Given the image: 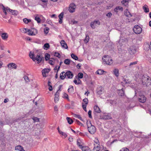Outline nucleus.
I'll use <instances>...</instances> for the list:
<instances>
[{"label": "nucleus", "mask_w": 151, "mask_h": 151, "mask_svg": "<svg viewBox=\"0 0 151 151\" xmlns=\"http://www.w3.org/2000/svg\"><path fill=\"white\" fill-rule=\"evenodd\" d=\"M64 63L66 65H68L70 64V60L69 59H66L64 60Z\"/></svg>", "instance_id": "40"}, {"label": "nucleus", "mask_w": 151, "mask_h": 151, "mask_svg": "<svg viewBox=\"0 0 151 151\" xmlns=\"http://www.w3.org/2000/svg\"><path fill=\"white\" fill-rule=\"evenodd\" d=\"M77 145L80 148H81L83 146V142L82 141L79 139H77Z\"/></svg>", "instance_id": "12"}, {"label": "nucleus", "mask_w": 151, "mask_h": 151, "mask_svg": "<svg viewBox=\"0 0 151 151\" xmlns=\"http://www.w3.org/2000/svg\"><path fill=\"white\" fill-rule=\"evenodd\" d=\"M143 9L144 12L145 13H148L149 12V9L147 5H145L143 7Z\"/></svg>", "instance_id": "26"}, {"label": "nucleus", "mask_w": 151, "mask_h": 151, "mask_svg": "<svg viewBox=\"0 0 151 151\" xmlns=\"http://www.w3.org/2000/svg\"><path fill=\"white\" fill-rule=\"evenodd\" d=\"M93 109L95 112L96 113H100L101 112L100 108L97 105H95Z\"/></svg>", "instance_id": "20"}, {"label": "nucleus", "mask_w": 151, "mask_h": 151, "mask_svg": "<svg viewBox=\"0 0 151 151\" xmlns=\"http://www.w3.org/2000/svg\"><path fill=\"white\" fill-rule=\"evenodd\" d=\"M104 72L103 70L99 69L96 72V73L97 74L101 75Z\"/></svg>", "instance_id": "32"}, {"label": "nucleus", "mask_w": 151, "mask_h": 151, "mask_svg": "<svg viewBox=\"0 0 151 151\" xmlns=\"http://www.w3.org/2000/svg\"><path fill=\"white\" fill-rule=\"evenodd\" d=\"M29 56L34 61L36 62L38 64L40 63L42 60L43 59V57L40 55H37L36 56H35V55L31 52H30Z\"/></svg>", "instance_id": "1"}, {"label": "nucleus", "mask_w": 151, "mask_h": 151, "mask_svg": "<svg viewBox=\"0 0 151 151\" xmlns=\"http://www.w3.org/2000/svg\"><path fill=\"white\" fill-rule=\"evenodd\" d=\"M23 22L26 24H28V23L31 22V20L30 19H27L26 18L24 19L23 20Z\"/></svg>", "instance_id": "42"}, {"label": "nucleus", "mask_w": 151, "mask_h": 151, "mask_svg": "<svg viewBox=\"0 0 151 151\" xmlns=\"http://www.w3.org/2000/svg\"><path fill=\"white\" fill-rule=\"evenodd\" d=\"M104 119H111V116L108 115H105L104 117Z\"/></svg>", "instance_id": "54"}, {"label": "nucleus", "mask_w": 151, "mask_h": 151, "mask_svg": "<svg viewBox=\"0 0 151 151\" xmlns=\"http://www.w3.org/2000/svg\"><path fill=\"white\" fill-rule=\"evenodd\" d=\"M83 74L82 73H79L78 75V78H82L83 77Z\"/></svg>", "instance_id": "45"}, {"label": "nucleus", "mask_w": 151, "mask_h": 151, "mask_svg": "<svg viewBox=\"0 0 151 151\" xmlns=\"http://www.w3.org/2000/svg\"><path fill=\"white\" fill-rule=\"evenodd\" d=\"M76 122L80 126H83V124L81 123L77 119L76 120Z\"/></svg>", "instance_id": "52"}, {"label": "nucleus", "mask_w": 151, "mask_h": 151, "mask_svg": "<svg viewBox=\"0 0 151 151\" xmlns=\"http://www.w3.org/2000/svg\"><path fill=\"white\" fill-rule=\"evenodd\" d=\"M49 63L51 65H53L54 64V62L53 61V60H49Z\"/></svg>", "instance_id": "58"}, {"label": "nucleus", "mask_w": 151, "mask_h": 151, "mask_svg": "<svg viewBox=\"0 0 151 151\" xmlns=\"http://www.w3.org/2000/svg\"><path fill=\"white\" fill-rule=\"evenodd\" d=\"M63 97L64 98L67 99L68 101H69L70 100L68 98V95L66 93H64L63 95Z\"/></svg>", "instance_id": "44"}, {"label": "nucleus", "mask_w": 151, "mask_h": 151, "mask_svg": "<svg viewBox=\"0 0 151 151\" xmlns=\"http://www.w3.org/2000/svg\"><path fill=\"white\" fill-rule=\"evenodd\" d=\"M125 14L127 16H129V15H130V12L128 11L127 9L126 12H125Z\"/></svg>", "instance_id": "60"}, {"label": "nucleus", "mask_w": 151, "mask_h": 151, "mask_svg": "<svg viewBox=\"0 0 151 151\" xmlns=\"http://www.w3.org/2000/svg\"><path fill=\"white\" fill-rule=\"evenodd\" d=\"M60 44L62 47L64 48L67 49L68 48V47L66 43L64 40H62L60 42Z\"/></svg>", "instance_id": "14"}, {"label": "nucleus", "mask_w": 151, "mask_h": 151, "mask_svg": "<svg viewBox=\"0 0 151 151\" xmlns=\"http://www.w3.org/2000/svg\"><path fill=\"white\" fill-rule=\"evenodd\" d=\"M81 66V64L80 63L78 64L77 65L76 67L78 69H80V68Z\"/></svg>", "instance_id": "61"}, {"label": "nucleus", "mask_w": 151, "mask_h": 151, "mask_svg": "<svg viewBox=\"0 0 151 151\" xmlns=\"http://www.w3.org/2000/svg\"><path fill=\"white\" fill-rule=\"evenodd\" d=\"M32 30L33 31V32L34 35H36L38 33L37 30L35 29H32Z\"/></svg>", "instance_id": "50"}, {"label": "nucleus", "mask_w": 151, "mask_h": 151, "mask_svg": "<svg viewBox=\"0 0 151 151\" xmlns=\"http://www.w3.org/2000/svg\"><path fill=\"white\" fill-rule=\"evenodd\" d=\"M54 55L56 57H58V58H60V54L58 52H55L54 54Z\"/></svg>", "instance_id": "51"}, {"label": "nucleus", "mask_w": 151, "mask_h": 151, "mask_svg": "<svg viewBox=\"0 0 151 151\" xmlns=\"http://www.w3.org/2000/svg\"><path fill=\"white\" fill-rule=\"evenodd\" d=\"M23 78L26 82H29V80L28 76H24Z\"/></svg>", "instance_id": "47"}, {"label": "nucleus", "mask_w": 151, "mask_h": 151, "mask_svg": "<svg viewBox=\"0 0 151 151\" xmlns=\"http://www.w3.org/2000/svg\"><path fill=\"white\" fill-rule=\"evenodd\" d=\"M133 30L136 34H140L142 32V29L138 25H135L133 28Z\"/></svg>", "instance_id": "6"}, {"label": "nucleus", "mask_w": 151, "mask_h": 151, "mask_svg": "<svg viewBox=\"0 0 151 151\" xmlns=\"http://www.w3.org/2000/svg\"><path fill=\"white\" fill-rule=\"evenodd\" d=\"M2 39L3 40H6L8 38L9 36L7 33H4L1 34V35Z\"/></svg>", "instance_id": "17"}, {"label": "nucleus", "mask_w": 151, "mask_h": 151, "mask_svg": "<svg viewBox=\"0 0 151 151\" xmlns=\"http://www.w3.org/2000/svg\"><path fill=\"white\" fill-rule=\"evenodd\" d=\"M125 6H128L129 0H123L121 2Z\"/></svg>", "instance_id": "27"}, {"label": "nucleus", "mask_w": 151, "mask_h": 151, "mask_svg": "<svg viewBox=\"0 0 151 151\" xmlns=\"http://www.w3.org/2000/svg\"><path fill=\"white\" fill-rule=\"evenodd\" d=\"M69 141L70 142H72L73 140V138L71 137H70L68 139Z\"/></svg>", "instance_id": "62"}, {"label": "nucleus", "mask_w": 151, "mask_h": 151, "mask_svg": "<svg viewBox=\"0 0 151 151\" xmlns=\"http://www.w3.org/2000/svg\"><path fill=\"white\" fill-rule=\"evenodd\" d=\"M73 87L72 86H70L68 89V92L70 93H72L74 92Z\"/></svg>", "instance_id": "29"}, {"label": "nucleus", "mask_w": 151, "mask_h": 151, "mask_svg": "<svg viewBox=\"0 0 151 151\" xmlns=\"http://www.w3.org/2000/svg\"><path fill=\"white\" fill-rule=\"evenodd\" d=\"M83 101L82 104L83 108L84 110L86 112V107L88 103V100L87 98H85L83 100Z\"/></svg>", "instance_id": "7"}, {"label": "nucleus", "mask_w": 151, "mask_h": 151, "mask_svg": "<svg viewBox=\"0 0 151 151\" xmlns=\"http://www.w3.org/2000/svg\"><path fill=\"white\" fill-rule=\"evenodd\" d=\"M8 67L9 68L13 67L14 69H16L17 68L16 65L14 63H10L8 65Z\"/></svg>", "instance_id": "19"}, {"label": "nucleus", "mask_w": 151, "mask_h": 151, "mask_svg": "<svg viewBox=\"0 0 151 151\" xmlns=\"http://www.w3.org/2000/svg\"><path fill=\"white\" fill-rule=\"evenodd\" d=\"M82 149V151H91L89 148L86 146H83L81 148Z\"/></svg>", "instance_id": "25"}, {"label": "nucleus", "mask_w": 151, "mask_h": 151, "mask_svg": "<svg viewBox=\"0 0 151 151\" xmlns=\"http://www.w3.org/2000/svg\"><path fill=\"white\" fill-rule=\"evenodd\" d=\"M88 116H89V117L91 118H92V116L91 115V110L89 111L88 113Z\"/></svg>", "instance_id": "55"}, {"label": "nucleus", "mask_w": 151, "mask_h": 151, "mask_svg": "<svg viewBox=\"0 0 151 151\" xmlns=\"http://www.w3.org/2000/svg\"><path fill=\"white\" fill-rule=\"evenodd\" d=\"M50 55L48 53H46L45 55V59L46 61L48 60L50 58Z\"/></svg>", "instance_id": "34"}, {"label": "nucleus", "mask_w": 151, "mask_h": 151, "mask_svg": "<svg viewBox=\"0 0 151 151\" xmlns=\"http://www.w3.org/2000/svg\"><path fill=\"white\" fill-rule=\"evenodd\" d=\"M59 93L58 91L56 92L55 94V103H57L59 99Z\"/></svg>", "instance_id": "18"}, {"label": "nucleus", "mask_w": 151, "mask_h": 151, "mask_svg": "<svg viewBox=\"0 0 151 151\" xmlns=\"http://www.w3.org/2000/svg\"><path fill=\"white\" fill-rule=\"evenodd\" d=\"M104 63L106 64L110 65L113 63L111 58L108 55H104L102 58Z\"/></svg>", "instance_id": "3"}, {"label": "nucleus", "mask_w": 151, "mask_h": 151, "mask_svg": "<svg viewBox=\"0 0 151 151\" xmlns=\"http://www.w3.org/2000/svg\"><path fill=\"white\" fill-rule=\"evenodd\" d=\"M73 116L74 117L80 119V120L83 121L80 115L77 114H74Z\"/></svg>", "instance_id": "33"}, {"label": "nucleus", "mask_w": 151, "mask_h": 151, "mask_svg": "<svg viewBox=\"0 0 151 151\" xmlns=\"http://www.w3.org/2000/svg\"><path fill=\"white\" fill-rule=\"evenodd\" d=\"M2 9L3 10V12L6 15H7L6 11L9 12L11 14L13 15H17L18 14V12L17 11L12 10L10 9L8 7L5 8L3 6Z\"/></svg>", "instance_id": "4"}, {"label": "nucleus", "mask_w": 151, "mask_h": 151, "mask_svg": "<svg viewBox=\"0 0 151 151\" xmlns=\"http://www.w3.org/2000/svg\"><path fill=\"white\" fill-rule=\"evenodd\" d=\"M147 46L148 48L150 47L151 50V41L150 43V45H149V44H146L145 45V46Z\"/></svg>", "instance_id": "59"}, {"label": "nucleus", "mask_w": 151, "mask_h": 151, "mask_svg": "<svg viewBox=\"0 0 151 151\" xmlns=\"http://www.w3.org/2000/svg\"><path fill=\"white\" fill-rule=\"evenodd\" d=\"M129 53L131 55L134 54L136 52V50L133 47H130L128 50Z\"/></svg>", "instance_id": "13"}, {"label": "nucleus", "mask_w": 151, "mask_h": 151, "mask_svg": "<svg viewBox=\"0 0 151 151\" xmlns=\"http://www.w3.org/2000/svg\"><path fill=\"white\" fill-rule=\"evenodd\" d=\"M35 19L37 21L38 23H40L41 20L39 17L37 16L35 17Z\"/></svg>", "instance_id": "35"}, {"label": "nucleus", "mask_w": 151, "mask_h": 151, "mask_svg": "<svg viewBox=\"0 0 151 151\" xmlns=\"http://www.w3.org/2000/svg\"><path fill=\"white\" fill-rule=\"evenodd\" d=\"M137 61H136L133 62H132L130 63L129 65V66H130L131 65H133L137 64Z\"/></svg>", "instance_id": "53"}, {"label": "nucleus", "mask_w": 151, "mask_h": 151, "mask_svg": "<svg viewBox=\"0 0 151 151\" xmlns=\"http://www.w3.org/2000/svg\"><path fill=\"white\" fill-rule=\"evenodd\" d=\"M97 24L98 25L100 24V22L99 21H94L91 23V26L93 29H94L96 27L95 25H96Z\"/></svg>", "instance_id": "11"}, {"label": "nucleus", "mask_w": 151, "mask_h": 151, "mask_svg": "<svg viewBox=\"0 0 151 151\" xmlns=\"http://www.w3.org/2000/svg\"><path fill=\"white\" fill-rule=\"evenodd\" d=\"M49 29L48 27H46L44 29V33L46 34H47L48 33V32H49Z\"/></svg>", "instance_id": "46"}, {"label": "nucleus", "mask_w": 151, "mask_h": 151, "mask_svg": "<svg viewBox=\"0 0 151 151\" xmlns=\"http://www.w3.org/2000/svg\"><path fill=\"white\" fill-rule=\"evenodd\" d=\"M111 15H112V14L111 12H109L108 13L106 14V16L108 17H109V18L110 17H111Z\"/></svg>", "instance_id": "57"}, {"label": "nucleus", "mask_w": 151, "mask_h": 151, "mask_svg": "<svg viewBox=\"0 0 151 151\" xmlns=\"http://www.w3.org/2000/svg\"><path fill=\"white\" fill-rule=\"evenodd\" d=\"M113 73L116 77H118L119 76V70L118 69H115L113 70Z\"/></svg>", "instance_id": "28"}, {"label": "nucleus", "mask_w": 151, "mask_h": 151, "mask_svg": "<svg viewBox=\"0 0 151 151\" xmlns=\"http://www.w3.org/2000/svg\"><path fill=\"white\" fill-rule=\"evenodd\" d=\"M99 90L97 91V93L99 94H101L102 93V92L103 90V88L101 87H99Z\"/></svg>", "instance_id": "39"}, {"label": "nucleus", "mask_w": 151, "mask_h": 151, "mask_svg": "<svg viewBox=\"0 0 151 151\" xmlns=\"http://www.w3.org/2000/svg\"><path fill=\"white\" fill-rule=\"evenodd\" d=\"M100 150V145H96V144H94V147L93 149V150L94 151H99Z\"/></svg>", "instance_id": "22"}, {"label": "nucleus", "mask_w": 151, "mask_h": 151, "mask_svg": "<svg viewBox=\"0 0 151 151\" xmlns=\"http://www.w3.org/2000/svg\"><path fill=\"white\" fill-rule=\"evenodd\" d=\"M142 84L147 87L148 86L151 84V79L147 75H143L142 76Z\"/></svg>", "instance_id": "2"}, {"label": "nucleus", "mask_w": 151, "mask_h": 151, "mask_svg": "<svg viewBox=\"0 0 151 151\" xmlns=\"http://www.w3.org/2000/svg\"><path fill=\"white\" fill-rule=\"evenodd\" d=\"M63 15V13L61 12L58 16V17L59 18V22L60 24H61L62 23Z\"/></svg>", "instance_id": "16"}, {"label": "nucleus", "mask_w": 151, "mask_h": 151, "mask_svg": "<svg viewBox=\"0 0 151 151\" xmlns=\"http://www.w3.org/2000/svg\"><path fill=\"white\" fill-rule=\"evenodd\" d=\"M27 31L28 32V35H34L32 29H28Z\"/></svg>", "instance_id": "43"}, {"label": "nucleus", "mask_w": 151, "mask_h": 151, "mask_svg": "<svg viewBox=\"0 0 151 151\" xmlns=\"http://www.w3.org/2000/svg\"><path fill=\"white\" fill-rule=\"evenodd\" d=\"M89 40V36L86 35V36L85 38L84 39V42H85V43H86L88 42Z\"/></svg>", "instance_id": "37"}, {"label": "nucleus", "mask_w": 151, "mask_h": 151, "mask_svg": "<svg viewBox=\"0 0 151 151\" xmlns=\"http://www.w3.org/2000/svg\"><path fill=\"white\" fill-rule=\"evenodd\" d=\"M62 135L64 136V138H65L67 137V134L65 132H63V133Z\"/></svg>", "instance_id": "63"}, {"label": "nucleus", "mask_w": 151, "mask_h": 151, "mask_svg": "<svg viewBox=\"0 0 151 151\" xmlns=\"http://www.w3.org/2000/svg\"><path fill=\"white\" fill-rule=\"evenodd\" d=\"M64 73V72H62L60 74V79L62 80H64L65 79V76H63V74Z\"/></svg>", "instance_id": "41"}, {"label": "nucleus", "mask_w": 151, "mask_h": 151, "mask_svg": "<svg viewBox=\"0 0 151 151\" xmlns=\"http://www.w3.org/2000/svg\"><path fill=\"white\" fill-rule=\"evenodd\" d=\"M95 144L96 145H100V142L97 138H95L94 140Z\"/></svg>", "instance_id": "36"}, {"label": "nucleus", "mask_w": 151, "mask_h": 151, "mask_svg": "<svg viewBox=\"0 0 151 151\" xmlns=\"http://www.w3.org/2000/svg\"><path fill=\"white\" fill-rule=\"evenodd\" d=\"M90 124H91L90 126H89V125L88 124H87L88 131L91 134H93L96 131V128L94 126L92 125L91 123Z\"/></svg>", "instance_id": "5"}, {"label": "nucleus", "mask_w": 151, "mask_h": 151, "mask_svg": "<svg viewBox=\"0 0 151 151\" xmlns=\"http://www.w3.org/2000/svg\"><path fill=\"white\" fill-rule=\"evenodd\" d=\"M120 151H129V150L126 148H122Z\"/></svg>", "instance_id": "56"}, {"label": "nucleus", "mask_w": 151, "mask_h": 151, "mask_svg": "<svg viewBox=\"0 0 151 151\" xmlns=\"http://www.w3.org/2000/svg\"><path fill=\"white\" fill-rule=\"evenodd\" d=\"M49 47L50 45L48 43H46L45 44L43 47V48L44 49L46 50H47Z\"/></svg>", "instance_id": "31"}, {"label": "nucleus", "mask_w": 151, "mask_h": 151, "mask_svg": "<svg viewBox=\"0 0 151 151\" xmlns=\"http://www.w3.org/2000/svg\"><path fill=\"white\" fill-rule=\"evenodd\" d=\"M34 122L39 121V119L37 117H35L32 118Z\"/></svg>", "instance_id": "49"}, {"label": "nucleus", "mask_w": 151, "mask_h": 151, "mask_svg": "<svg viewBox=\"0 0 151 151\" xmlns=\"http://www.w3.org/2000/svg\"><path fill=\"white\" fill-rule=\"evenodd\" d=\"M74 83L76 85L80 84H81L82 81L79 78L75 79L73 81Z\"/></svg>", "instance_id": "23"}, {"label": "nucleus", "mask_w": 151, "mask_h": 151, "mask_svg": "<svg viewBox=\"0 0 151 151\" xmlns=\"http://www.w3.org/2000/svg\"><path fill=\"white\" fill-rule=\"evenodd\" d=\"M66 119L68 123L70 124H71L73 122V119L70 117H67Z\"/></svg>", "instance_id": "30"}, {"label": "nucleus", "mask_w": 151, "mask_h": 151, "mask_svg": "<svg viewBox=\"0 0 151 151\" xmlns=\"http://www.w3.org/2000/svg\"><path fill=\"white\" fill-rule=\"evenodd\" d=\"M118 10H120L122 11H123V7L121 6H117L114 9V12H116V13H117L118 12Z\"/></svg>", "instance_id": "24"}, {"label": "nucleus", "mask_w": 151, "mask_h": 151, "mask_svg": "<svg viewBox=\"0 0 151 151\" xmlns=\"http://www.w3.org/2000/svg\"><path fill=\"white\" fill-rule=\"evenodd\" d=\"M71 22L73 23V24H77L78 23V22L77 21H75L74 20H72Z\"/></svg>", "instance_id": "64"}, {"label": "nucleus", "mask_w": 151, "mask_h": 151, "mask_svg": "<svg viewBox=\"0 0 151 151\" xmlns=\"http://www.w3.org/2000/svg\"><path fill=\"white\" fill-rule=\"evenodd\" d=\"M15 150L17 151H25L23 149V147L20 145L16 146L15 147Z\"/></svg>", "instance_id": "21"}, {"label": "nucleus", "mask_w": 151, "mask_h": 151, "mask_svg": "<svg viewBox=\"0 0 151 151\" xmlns=\"http://www.w3.org/2000/svg\"><path fill=\"white\" fill-rule=\"evenodd\" d=\"M50 71V70L49 69L45 68L42 70V74L44 77H46L47 76L46 75V73H48Z\"/></svg>", "instance_id": "10"}, {"label": "nucleus", "mask_w": 151, "mask_h": 151, "mask_svg": "<svg viewBox=\"0 0 151 151\" xmlns=\"http://www.w3.org/2000/svg\"><path fill=\"white\" fill-rule=\"evenodd\" d=\"M71 57L75 60H77L78 59V57L74 54L72 53L71 55Z\"/></svg>", "instance_id": "38"}, {"label": "nucleus", "mask_w": 151, "mask_h": 151, "mask_svg": "<svg viewBox=\"0 0 151 151\" xmlns=\"http://www.w3.org/2000/svg\"><path fill=\"white\" fill-rule=\"evenodd\" d=\"M76 5L74 3H71L70 4L69 9V11L71 13L74 12L75 11Z\"/></svg>", "instance_id": "9"}, {"label": "nucleus", "mask_w": 151, "mask_h": 151, "mask_svg": "<svg viewBox=\"0 0 151 151\" xmlns=\"http://www.w3.org/2000/svg\"><path fill=\"white\" fill-rule=\"evenodd\" d=\"M146 98L144 95H139V101L140 102L142 103H144L146 101Z\"/></svg>", "instance_id": "8"}, {"label": "nucleus", "mask_w": 151, "mask_h": 151, "mask_svg": "<svg viewBox=\"0 0 151 151\" xmlns=\"http://www.w3.org/2000/svg\"><path fill=\"white\" fill-rule=\"evenodd\" d=\"M67 78H72L73 76V73L70 71H67L66 73Z\"/></svg>", "instance_id": "15"}, {"label": "nucleus", "mask_w": 151, "mask_h": 151, "mask_svg": "<svg viewBox=\"0 0 151 151\" xmlns=\"http://www.w3.org/2000/svg\"><path fill=\"white\" fill-rule=\"evenodd\" d=\"M121 92H120L119 93V95L121 96H124V90H123V89H122L121 90Z\"/></svg>", "instance_id": "48"}]
</instances>
